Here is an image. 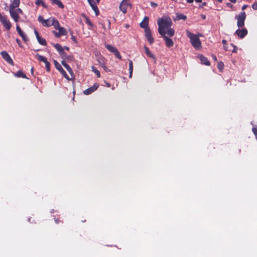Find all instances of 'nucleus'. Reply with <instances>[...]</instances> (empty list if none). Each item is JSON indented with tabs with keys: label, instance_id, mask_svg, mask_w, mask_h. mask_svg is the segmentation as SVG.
Returning a JSON list of instances; mask_svg holds the SVG:
<instances>
[{
	"label": "nucleus",
	"instance_id": "nucleus-23",
	"mask_svg": "<svg viewBox=\"0 0 257 257\" xmlns=\"http://www.w3.org/2000/svg\"><path fill=\"white\" fill-rule=\"evenodd\" d=\"M53 5H57L59 8L63 9L64 6L63 3L60 0H51Z\"/></svg>",
	"mask_w": 257,
	"mask_h": 257
},
{
	"label": "nucleus",
	"instance_id": "nucleus-44",
	"mask_svg": "<svg viewBox=\"0 0 257 257\" xmlns=\"http://www.w3.org/2000/svg\"><path fill=\"white\" fill-rule=\"evenodd\" d=\"M34 33H35V35H36V37L37 39L38 38H39V37H40V36H39V34L38 32L36 30H35V31H34Z\"/></svg>",
	"mask_w": 257,
	"mask_h": 257
},
{
	"label": "nucleus",
	"instance_id": "nucleus-53",
	"mask_svg": "<svg viewBox=\"0 0 257 257\" xmlns=\"http://www.w3.org/2000/svg\"><path fill=\"white\" fill-rule=\"evenodd\" d=\"M60 220L58 219H55V222L56 223H59L60 222Z\"/></svg>",
	"mask_w": 257,
	"mask_h": 257
},
{
	"label": "nucleus",
	"instance_id": "nucleus-15",
	"mask_svg": "<svg viewBox=\"0 0 257 257\" xmlns=\"http://www.w3.org/2000/svg\"><path fill=\"white\" fill-rule=\"evenodd\" d=\"M166 33H164V35L163 34V35H161V37H162L163 38V39L165 41V42L166 46L167 47L170 48V47L173 46L174 42L171 39H170L169 37H168L167 36H166Z\"/></svg>",
	"mask_w": 257,
	"mask_h": 257
},
{
	"label": "nucleus",
	"instance_id": "nucleus-5",
	"mask_svg": "<svg viewBox=\"0 0 257 257\" xmlns=\"http://www.w3.org/2000/svg\"><path fill=\"white\" fill-rule=\"evenodd\" d=\"M105 48L110 52L113 53L115 56L119 60H121L122 58L120 55V53L118 52V50L115 47L110 45L106 44L105 45Z\"/></svg>",
	"mask_w": 257,
	"mask_h": 257
},
{
	"label": "nucleus",
	"instance_id": "nucleus-18",
	"mask_svg": "<svg viewBox=\"0 0 257 257\" xmlns=\"http://www.w3.org/2000/svg\"><path fill=\"white\" fill-rule=\"evenodd\" d=\"M149 25V18L145 17L143 21L140 23V27L145 30L150 29L148 27Z\"/></svg>",
	"mask_w": 257,
	"mask_h": 257
},
{
	"label": "nucleus",
	"instance_id": "nucleus-45",
	"mask_svg": "<svg viewBox=\"0 0 257 257\" xmlns=\"http://www.w3.org/2000/svg\"><path fill=\"white\" fill-rule=\"evenodd\" d=\"M16 41L17 44L19 45V46L20 47H22L21 41L19 39H17L16 40Z\"/></svg>",
	"mask_w": 257,
	"mask_h": 257
},
{
	"label": "nucleus",
	"instance_id": "nucleus-31",
	"mask_svg": "<svg viewBox=\"0 0 257 257\" xmlns=\"http://www.w3.org/2000/svg\"><path fill=\"white\" fill-rule=\"evenodd\" d=\"M19 34L22 37L23 40L24 42H27L29 41V39L28 38L27 35L25 34V33L23 31Z\"/></svg>",
	"mask_w": 257,
	"mask_h": 257
},
{
	"label": "nucleus",
	"instance_id": "nucleus-1",
	"mask_svg": "<svg viewBox=\"0 0 257 257\" xmlns=\"http://www.w3.org/2000/svg\"><path fill=\"white\" fill-rule=\"evenodd\" d=\"M158 25V32L160 35H164V33L171 37L175 34V31L171 27L172 25L171 19L169 17H163L157 21Z\"/></svg>",
	"mask_w": 257,
	"mask_h": 257
},
{
	"label": "nucleus",
	"instance_id": "nucleus-60",
	"mask_svg": "<svg viewBox=\"0 0 257 257\" xmlns=\"http://www.w3.org/2000/svg\"><path fill=\"white\" fill-rule=\"evenodd\" d=\"M96 1H97V3H99L100 0H96Z\"/></svg>",
	"mask_w": 257,
	"mask_h": 257
},
{
	"label": "nucleus",
	"instance_id": "nucleus-30",
	"mask_svg": "<svg viewBox=\"0 0 257 257\" xmlns=\"http://www.w3.org/2000/svg\"><path fill=\"white\" fill-rule=\"evenodd\" d=\"M53 45L58 51L59 53L64 49V48L59 44H53Z\"/></svg>",
	"mask_w": 257,
	"mask_h": 257
},
{
	"label": "nucleus",
	"instance_id": "nucleus-20",
	"mask_svg": "<svg viewBox=\"0 0 257 257\" xmlns=\"http://www.w3.org/2000/svg\"><path fill=\"white\" fill-rule=\"evenodd\" d=\"M20 0H13L12 3L10 6V9H15L20 6Z\"/></svg>",
	"mask_w": 257,
	"mask_h": 257
},
{
	"label": "nucleus",
	"instance_id": "nucleus-40",
	"mask_svg": "<svg viewBox=\"0 0 257 257\" xmlns=\"http://www.w3.org/2000/svg\"><path fill=\"white\" fill-rule=\"evenodd\" d=\"M16 30H17V31L18 32V34H20V33L23 32V31L20 28V26H18V25H17V26H16Z\"/></svg>",
	"mask_w": 257,
	"mask_h": 257
},
{
	"label": "nucleus",
	"instance_id": "nucleus-36",
	"mask_svg": "<svg viewBox=\"0 0 257 257\" xmlns=\"http://www.w3.org/2000/svg\"><path fill=\"white\" fill-rule=\"evenodd\" d=\"M60 55L63 58L64 60L67 56V54L64 51V50L63 49L61 52L59 53Z\"/></svg>",
	"mask_w": 257,
	"mask_h": 257
},
{
	"label": "nucleus",
	"instance_id": "nucleus-7",
	"mask_svg": "<svg viewBox=\"0 0 257 257\" xmlns=\"http://www.w3.org/2000/svg\"><path fill=\"white\" fill-rule=\"evenodd\" d=\"M129 1L130 0H122L119 5V10L123 14H125L127 12L128 7L131 6Z\"/></svg>",
	"mask_w": 257,
	"mask_h": 257
},
{
	"label": "nucleus",
	"instance_id": "nucleus-29",
	"mask_svg": "<svg viewBox=\"0 0 257 257\" xmlns=\"http://www.w3.org/2000/svg\"><path fill=\"white\" fill-rule=\"evenodd\" d=\"M37 39L40 45L43 46H46L47 45V42L45 39H43L41 37H39Z\"/></svg>",
	"mask_w": 257,
	"mask_h": 257
},
{
	"label": "nucleus",
	"instance_id": "nucleus-21",
	"mask_svg": "<svg viewBox=\"0 0 257 257\" xmlns=\"http://www.w3.org/2000/svg\"><path fill=\"white\" fill-rule=\"evenodd\" d=\"M144 49H145V53L149 57H150L153 59H156L155 55L153 53H152V52L150 51V50L148 47L145 46Z\"/></svg>",
	"mask_w": 257,
	"mask_h": 257
},
{
	"label": "nucleus",
	"instance_id": "nucleus-6",
	"mask_svg": "<svg viewBox=\"0 0 257 257\" xmlns=\"http://www.w3.org/2000/svg\"><path fill=\"white\" fill-rule=\"evenodd\" d=\"M36 57L39 61L45 63L47 71L49 72L50 71V63L47 61L46 58L39 54H37Z\"/></svg>",
	"mask_w": 257,
	"mask_h": 257
},
{
	"label": "nucleus",
	"instance_id": "nucleus-50",
	"mask_svg": "<svg viewBox=\"0 0 257 257\" xmlns=\"http://www.w3.org/2000/svg\"><path fill=\"white\" fill-rule=\"evenodd\" d=\"M194 0H187V3H192Z\"/></svg>",
	"mask_w": 257,
	"mask_h": 257
},
{
	"label": "nucleus",
	"instance_id": "nucleus-62",
	"mask_svg": "<svg viewBox=\"0 0 257 257\" xmlns=\"http://www.w3.org/2000/svg\"><path fill=\"white\" fill-rule=\"evenodd\" d=\"M126 27H128V25H126Z\"/></svg>",
	"mask_w": 257,
	"mask_h": 257
},
{
	"label": "nucleus",
	"instance_id": "nucleus-26",
	"mask_svg": "<svg viewBox=\"0 0 257 257\" xmlns=\"http://www.w3.org/2000/svg\"><path fill=\"white\" fill-rule=\"evenodd\" d=\"M62 64L64 66V67L67 70V71L69 72L70 74L73 73V71L71 68L70 67V66L67 64L66 62H64V61H62Z\"/></svg>",
	"mask_w": 257,
	"mask_h": 257
},
{
	"label": "nucleus",
	"instance_id": "nucleus-35",
	"mask_svg": "<svg viewBox=\"0 0 257 257\" xmlns=\"http://www.w3.org/2000/svg\"><path fill=\"white\" fill-rule=\"evenodd\" d=\"M217 68L219 70H222L224 68V64L222 62H218L217 64Z\"/></svg>",
	"mask_w": 257,
	"mask_h": 257
},
{
	"label": "nucleus",
	"instance_id": "nucleus-54",
	"mask_svg": "<svg viewBox=\"0 0 257 257\" xmlns=\"http://www.w3.org/2000/svg\"><path fill=\"white\" fill-rule=\"evenodd\" d=\"M201 17L203 19H206V16L205 15H202L201 16Z\"/></svg>",
	"mask_w": 257,
	"mask_h": 257
},
{
	"label": "nucleus",
	"instance_id": "nucleus-27",
	"mask_svg": "<svg viewBox=\"0 0 257 257\" xmlns=\"http://www.w3.org/2000/svg\"><path fill=\"white\" fill-rule=\"evenodd\" d=\"M133 71V63L131 60H129V77L132 78Z\"/></svg>",
	"mask_w": 257,
	"mask_h": 257
},
{
	"label": "nucleus",
	"instance_id": "nucleus-39",
	"mask_svg": "<svg viewBox=\"0 0 257 257\" xmlns=\"http://www.w3.org/2000/svg\"><path fill=\"white\" fill-rule=\"evenodd\" d=\"M16 30H17V31L18 32V34H20V33L23 32V31L20 28V26H18V25H17V26H16Z\"/></svg>",
	"mask_w": 257,
	"mask_h": 257
},
{
	"label": "nucleus",
	"instance_id": "nucleus-41",
	"mask_svg": "<svg viewBox=\"0 0 257 257\" xmlns=\"http://www.w3.org/2000/svg\"><path fill=\"white\" fill-rule=\"evenodd\" d=\"M86 24H87L88 25L90 26L91 27H92L93 26L92 22L88 19H86Z\"/></svg>",
	"mask_w": 257,
	"mask_h": 257
},
{
	"label": "nucleus",
	"instance_id": "nucleus-43",
	"mask_svg": "<svg viewBox=\"0 0 257 257\" xmlns=\"http://www.w3.org/2000/svg\"><path fill=\"white\" fill-rule=\"evenodd\" d=\"M71 39L72 40L75 42V43H77V39H76V37L73 35H71Z\"/></svg>",
	"mask_w": 257,
	"mask_h": 257
},
{
	"label": "nucleus",
	"instance_id": "nucleus-25",
	"mask_svg": "<svg viewBox=\"0 0 257 257\" xmlns=\"http://www.w3.org/2000/svg\"><path fill=\"white\" fill-rule=\"evenodd\" d=\"M15 76L17 77H22L23 78H28L26 75L23 73V72L21 70H19L17 71L16 73L14 74Z\"/></svg>",
	"mask_w": 257,
	"mask_h": 257
},
{
	"label": "nucleus",
	"instance_id": "nucleus-3",
	"mask_svg": "<svg viewBox=\"0 0 257 257\" xmlns=\"http://www.w3.org/2000/svg\"><path fill=\"white\" fill-rule=\"evenodd\" d=\"M246 17L245 12H241L235 18L237 20V26L238 28H242L244 26V22Z\"/></svg>",
	"mask_w": 257,
	"mask_h": 257
},
{
	"label": "nucleus",
	"instance_id": "nucleus-47",
	"mask_svg": "<svg viewBox=\"0 0 257 257\" xmlns=\"http://www.w3.org/2000/svg\"><path fill=\"white\" fill-rule=\"evenodd\" d=\"M226 5L228 7L230 8H232L233 7L232 5L229 3H227L226 4Z\"/></svg>",
	"mask_w": 257,
	"mask_h": 257
},
{
	"label": "nucleus",
	"instance_id": "nucleus-46",
	"mask_svg": "<svg viewBox=\"0 0 257 257\" xmlns=\"http://www.w3.org/2000/svg\"><path fill=\"white\" fill-rule=\"evenodd\" d=\"M248 7V5H243L242 8H241V9L242 11H244V10H245Z\"/></svg>",
	"mask_w": 257,
	"mask_h": 257
},
{
	"label": "nucleus",
	"instance_id": "nucleus-42",
	"mask_svg": "<svg viewBox=\"0 0 257 257\" xmlns=\"http://www.w3.org/2000/svg\"><path fill=\"white\" fill-rule=\"evenodd\" d=\"M252 8L254 10H257V3L255 2L252 5Z\"/></svg>",
	"mask_w": 257,
	"mask_h": 257
},
{
	"label": "nucleus",
	"instance_id": "nucleus-49",
	"mask_svg": "<svg viewBox=\"0 0 257 257\" xmlns=\"http://www.w3.org/2000/svg\"><path fill=\"white\" fill-rule=\"evenodd\" d=\"M212 57L214 60H215V61L217 60V58H216V56H215L214 55H213L212 56Z\"/></svg>",
	"mask_w": 257,
	"mask_h": 257
},
{
	"label": "nucleus",
	"instance_id": "nucleus-17",
	"mask_svg": "<svg viewBox=\"0 0 257 257\" xmlns=\"http://www.w3.org/2000/svg\"><path fill=\"white\" fill-rule=\"evenodd\" d=\"M9 12L11 18L15 22H18L20 18L19 15L16 12L15 9H10Z\"/></svg>",
	"mask_w": 257,
	"mask_h": 257
},
{
	"label": "nucleus",
	"instance_id": "nucleus-56",
	"mask_svg": "<svg viewBox=\"0 0 257 257\" xmlns=\"http://www.w3.org/2000/svg\"><path fill=\"white\" fill-rule=\"evenodd\" d=\"M31 71L32 73H33V72H34V68L33 67H32V68L31 69Z\"/></svg>",
	"mask_w": 257,
	"mask_h": 257
},
{
	"label": "nucleus",
	"instance_id": "nucleus-57",
	"mask_svg": "<svg viewBox=\"0 0 257 257\" xmlns=\"http://www.w3.org/2000/svg\"><path fill=\"white\" fill-rule=\"evenodd\" d=\"M217 2H218L219 3H221L222 2V0H216Z\"/></svg>",
	"mask_w": 257,
	"mask_h": 257
},
{
	"label": "nucleus",
	"instance_id": "nucleus-2",
	"mask_svg": "<svg viewBox=\"0 0 257 257\" xmlns=\"http://www.w3.org/2000/svg\"><path fill=\"white\" fill-rule=\"evenodd\" d=\"M187 36L190 39V43L196 49H199L201 47V43L199 37L191 33L188 30H186Z\"/></svg>",
	"mask_w": 257,
	"mask_h": 257
},
{
	"label": "nucleus",
	"instance_id": "nucleus-52",
	"mask_svg": "<svg viewBox=\"0 0 257 257\" xmlns=\"http://www.w3.org/2000/svg\"><path fill=\"white\" fill-rule=\"evenodd\" d=\"M230 2H231L232 3H235L236 2V0H229Z\"/></svg>",
	"mask_w": 257,
	"mask_h": 257
},
{
	"label": "nucleus",
	"instance_id": "nucleus-13",
	"mask_svg": "<svg viewBox=\"0 0 257 257\" xmlns=\"http://www.w3.org/2000/svg\"><path fill=\"white\" fill-rule=\"evenodd\" d=\"M247 30L246 29H237L235 34L240 39L243 38L247 34Z\"/></svg>",
	"mask_w": 257,
	"mask_h": 257
},
{
	"label": "nucleus",
	"instance_id": "nucleus-19",
	"mask_svg": "<svg viewBox=\"0 0 257 257\" xmlns=\"http://www.w3.org/2000/svg\"><path fill=\"white\" fill-rule=\"evenodd\" d=\"M198 58L199 59L200 61H201V63L202 64H204L206 66H210V63L209 61L208 60V59L204 57L202 55H200L198 56Z\"/></svg>",
	"mask_w": 257,
	"mask_h": 257
},
{
	"label": "nucleus",
	"instance_id": "nucleus-14",
	"mask_svg": "<svg viewBox=\"0 0 257 257\" xmlns=\"http://www.w3.org/2000/svg\"><path fill=\"white\" fill-rule=\"evenodd\" d=\"M145 36L149 42V44L150 45H152L154 42V39L153 37L152 36L151 31L150 29H147V30H145Z\"/></svg>",
	"mask_w": 257,
	"mask_h": 257
},
{
	"label": "nucleus",
	"instance_id": "nucleus-22",
	"mask_svg": "<svg viewBox=\"0 0 257 257\" xmlns=\"http://www.w3.org/2000/svg\"><path fill=\"white\" fill-rule=\"evenodd\" d=\"M51 26H53L56 30H57L60 27L58 21L54 18H52V23H51Z\"/></svg>",
	"mask_w": 257,
	"mask_h": 257
},
{
	"label": "nucleus",
	"instance_id": "nucleus-58",
	"mask_svg": "<svg viewBox=\"0 0 257 257\" xmlns=\"http://www.w3.org/2000/svg\"><path fill=\"white\" fill-rule=\"evenodd\" d=\"M236 52V50H235V47H234V49H233L232 52Z\"/></svg>",
	"mask_w": 257,
	"mask_h": 257
},
{
	"label": "nucleus",
	"instance_id": "nucleus-28",
	"mask_svg": "<svg viewBox=\"0 0 257 257\" xmlns=\"http://www.w3.org/2000/svg\"><path fill=\"white\" fill-rule=\"evenodd\" d=\"M35 4L38 6L41 5L45 8H47V6L45 4L43 0H36Z\"/></svg>",
	"mask_w": 257,
	"mask_h": 257
},
{
	"label": "nucleus",
	"instance_id": "nucleus-16",
	"mask_svg": "<svg viewBox=\"0 0 257 257\" xmlns=\"http://www.w3.org/2000/svg\"><path fill=\"white\" fill-rule=\"evenodd\" d=\"M87 1L92 10L94 11L95 15L96 16H98L99 14V11L95 1L94 0H87Z\"/></svg>",
	"mask_w": 257,
	"mask_h": 257
},
{
	"label": "nucleus",
	"instance_id": "nucleus-37",
	"mask_svg": "<svg viewBox=\"0 0 257 257\" xmlns=\"http://www.w3.org/2000/svg\"><path fill=\"white\" fill-rule=\"evenodd\" d=\"M15 11L19 15L23 14V11L20 8H17L16 9H15Z\"/></svg>",
	"mask_w": 257,
	"mask_h": 257
},
{
	"label": "nucleus",
	"instance_id": "nucleus-59",
	"mask_svg": "<svg viewBox=\"0 0 257 257\" xmlns=\"http://www.w3.org/2000/svg\"><path fill=\"white\" fill-rule=\"evenodd\" d=\"M224 49L225 51H227V47H225V46H224Z\"/></svg>",
	"mask_w": 257,
	"mask_h": 257
},
{
	"label": "nucleus",
	"instance_id": "nucleus-12",
	"mask_svg": "<svg viewBox=\"0 0 257 257\" xmlns=\"http://www.w3.org/2000/svg\"><path fill=\"white\" fill-rule=\"evenodd\" d=\"M57 30H58L59 32H57L55 31H52L53 34L56 38H59L61 36H65L67 35L66 30L63 27L60 26Z\"/></svg>",
	"mask_w": 257,
	"mask_h": 257
},
{
	"label": "nucleus",
	"instance_id": "nucleus-24",
	"mask_svg": "<svg viewBox=\"0 0 257 257\" xmlns=\"http://www.w3.org/2000/svg\"><path fill=\"white\" fill-rule=\"evenodd\" d=\"M98 63L99 64V65H100L101 67H102L104 70L105 71V72H110V70L105 65V64H104V62L103 61V60L102 59V60H98Z\"/></svg>",
	"mask_w": 257,
	"mask_h": 257
},
{
	"label": "nucleus",
	"instance_id": "nucleus-33",
	"mask_svg": "<svg viewBox=\"0 0 257 257\" xmlns=\"http://www.w3.org/2000/svg\"><path fill=\"white\" fill-rule=\"evenodd\" d=\"M92 71L97 75L98 78L100 77V72L93 66L91 67Z\"/></svg>",
	"mask_w": 257,
	"mask_h": 257
},
{
	"label": "nucleus",
	"instance_id": "nucleus-8",
	"mask_svg": "<svg viewBox=\"0 0 257 257\" xmlns=\"http://www.w3.org/2000/svg\"><path fill=\"white\" fill-rule=\"evenodd\" d=\"M38 19L39 22H40L43 26L46 27H51V23H52V18H50L48 19L45 20L42 16L40 15L38 17Z\"/></svg>",
	"mask_w": 257,
	"mask_h": 257
},
{
	"label": "nucleus",
	"instance_id": "nucleus-48",
	"mask_svg": "<svg viewBox=\"0 0 257 257\" xmlns=\"http://www.w3.org/2000/svg\"><path fill=\"white\" fill-rule=\"evenodd\" d=\"M222 44L224 45V46H225V45L226 44L227 42H226V40H223L222 41Z\"/></svg>",
	"mask_w": 257,
	"mask_h": 257
},
{
	"label": "nucleus",
	"instance_id": "nucleus-38",
	"mask_svg": "<svg viewBox=\"0 0 257 257\" xmlns=\"http://www.w3.org/2000/svg\"><path fill=\"white\" fill-rule=\"evenodd\" d=\"M252 131L257 139V127H252Z\"/></svg>",
	"mask_w": 257,
	"mask_h": 257
},
{
	"label": "nucleus",
	"instance_id": "nucleus-61",
	"mask_svg": "<svg viewBox=\"0 0 257 257\" xmlns=\"http://www.w3.org/2000/svg\"><path fill=\"white\" fill-rule=\"evenodd\" d=\"M206 5V3H203V5Z\"/></svg>",
	"mask_w": 257,
	"mask_h": 257
},
{
	"label": "nucleus",
	"instance_id": "nucleus-10",
	"mask_svg": "<svg viewBox=\"0 0 257 257\" xmlns=\"http://www.w3.org/2000/svg\"><path fill=\"white\" fill-rule=\"evenodd\" d=\"M54 64L56 68L62 74V75L67 80H69V77L65 71L63 69L61 65L56 60H54Z\"/></svg>",
	"mask_w": 257,
	"mask_h": 257
},
{
	"label": "nucleus",
	"instance_id": "nucleus-11",
	"mask_svg": "<svg viewBox=\"0 0 257 257\" xmlns=\"http://www.w3.org/2000/svg\"><path fill=\"white\" fill-rule=\"evenodd\" d=\"M99 85L98 83H95L93 85L86 89L83 91V94L86 95H89L97 89Z\"/></svg>",
	"mask_w": 257,
	"mask_h": 257
},
{
	"label": "nucleus",
	"instance_id": "nucleus-4",
	"mask_svg": "<svg viewBox=\"0 0 257 257\" xmlns=\"http://www.w3.org/2000/svg\"><path fill=\"white\" fill-rule=\"evenodd\" d=\"M0 22L4 27L7 30H10L12 27V24L8 20V17L5 15H2L0 13Z\"/></svg>",
	"mask_w": 257,
	"mask_h": 257
},
{
	"label": "nucleus",
	"instance_id": "nucleus-32",
	"mask_svg": "<svg viewBox=\"0 0 257 257\" xmlns=\"http://www.w3.org/2000/svg\"><path fill=\"white\" fill-rule=\"evenodd\" d=\"M74 59V58L73 56L67 55L66 57L63 61H64L65 62V61L69 62L71 61H73Z\"/></svg>",
	"mask_w": 257,
	"mask_h": 257
},
{
	"label": "nucleus",
	"instance_id": "nucleus-55",
	"mask_svg": "<svg viewBox=\"0 0 257 257\" xmlns=\"http://www.w3.org/2000/svg\"><path fill=\"white\" fill-rule=\"evenodd\" d=\"M195 1L197 3H201L202 2V0H195Z\"/></svg>",
	"mask_w": 257,
	"mask_h": 257
},
{
	"label": "nucleus",
	"instance_id": "nucleus-9",
	"mask_svg": "<svg viewBox=\"0 0 257 257\" xmlns=\"http://www.w3.org/2000/svg\"><path fill=\"white\" fill-rule=\"evenodd\" d=\"M1 55L3 58L9 64L14 66V63L12 60V59L11 58L10 55L8 54V53L6 51H3L1 53Z\"/></svg>",
	"mask_w": 257,
	"mask_h": 257
},
{
	"label": "nucleus",
	"instance_id": "nucleus-51",
	"mask_svg": "<svg viewBox=\"0 0 257 257\" xmlns=\"http://www.w3.org/2000/svg\"><path fill=\"white\" fill-rule=\"evenodd\" d=\"M63 48H64V49H65L66 50H68V51L69 50V48L68 47L65 46Z\"/></svg>",
	"mask_w": 257,
	"mask_h": 257
},
{
	"label": "nucleus",
	"instance_id": "nucleus-34",
	"mask_svg": "<svg viewBox=\"0 0 257 257\" xmlns=\"http://www.w3.org/2000/svg\"><path fill=\"white\" fill-rule=\"evenodd\" d=\"M177 18L178 20H186L187 19V17L182 14H177Z\"/></svg>",
	"mask_w": 257,
	"mask_h": 257
}]
</instances>
